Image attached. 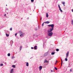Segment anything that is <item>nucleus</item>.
<instances>
[{
    "instance_id": "4468645a",
    "label": "nucleus",
    "mask_w": 73,
    "mask_h": 73,
    "mask_svg": "<svg viewBox=\"0 0 73 73\" xmlns=\"http://www.w3.org/2000/svg\"><path fill=\"white\" fill-rule=\"evenodd\" d=\"M65 2H62V4H63V5H64L65 4Z\"/></svg>"
},
{
    "instance_id": "39448f33",
    "label": "nucleus",
    "mask_w": 73,
    "mask_h": 73,
    "mask_svg": "<svg viewBox=\"0 0 73 73\" xmlns=\"http://www.w3.org/2000/svg\"><path fill=\"white\" fill-rule=\"evenodd\" d=\"M40 71H41V69H42V66H40L39 67Z\"/></svg>"
},
{
    "instance_id": "9d476101",
    "label": "nucleus",
    "mask_w": 73,
    "mask_h": 73,
    "mask_svg": "<svg viewBox=\"0 0 73 73\" xmlns=\"http://www.w3.org/2000/svg\"><path fill=\"white\" fill-rule=\"evenodd\" d=\"M26 66H29V64L28 63V62H27L26 63Z\"/></svg>"
},
{
    "instance_id": "6ab92c4d",
    "label": "nucleus",
    "mask_w": 73,
    "mask_h": 73,
    "mask_svg": "<svg viewBox=\"0 0 73 73\" xmlns=\"http://www.w3.org/2000/svg\"><path fill=\"white\" fill-rule=\"evenodd\" d=\"M6 36H7V37H8V36H9V35H8V34H6Z\"/></svg>"
},
{
    "instance_id": "c756f323",
    "label": "nucleus",
    "mask_w": 73,
    "mask_h": 73,
    "mask_svg": "<svg viewBox=\"0 0 73 73\" xmlns=\"http://www.w3.org/2000/svg\"><path fill=\"white\" fill-rule=\"evenodd\" d=\"M15 36H17V33H16L15 34Z\"/></svg>"
},
{
    "instance_id": "ea45409f",
    "label": "nucleus",
    "mask_w": 73,
    "mask_h": 73,
    "mask_svg": "<svg viewBox=\"0 0 73 73\" xmlns=\"http://www.w3.org/2000/svg\"><path fill=\"white\" fill-rule=\"evenodd\" d=\"M44 44H43V47H44Z\"/></svg>"
},
{
    "instance_id": "a878e982",
    "label": "nucleus",
    "mask_w": 73,
    "mask_h": 73,
    "mask_svg": "<svg viewBox=\"0 0 73 73\" xmlns=\"http://www.w3.org/2000/svg\"><path fill=\"white\" fill-rule=\"evenodd\" d=\"M31 2H33L34 1V0H31Z\"/></svg>"
},
{
    "instance_id": "0eeeda50",
    "label": "nucleus",
    "mask_w": 73,
    "mask_h": 73,
    "mask_svg": "<svg viewBox=\"0 0 73 73\" xmlns=\"http://www.w3.org/2000/svg\"><path fill=\"white\" fill-rule=\"evenodd\" d=\"M37 46H35L34 47V49L35 50H36L37 49Z\"/></svg>"
},
{
    "instance_id": "7c9ffc66",
    "label": "nucleus",
    "mask_w": 73,
    "mask_h": 73,
    "mask_svg": "<svg viewBox=\"0 0 73 73\" xmlns=\"http://www.w3.org/2000/svg\"><path fill=\"white\" fill-rule=\"evenodd\" d=\"M57 63V61H56V63H55V65H56V63Z\"/></svg>"
},
{
    "instance_id": "a19ab883",
    "label": "nucleus",
    "mask_w": 73,
    "mask_h": 73,
    "mask_svg": "<svg viewBox=\"0 0 73 73\" xmlns=\"http://www.w3.org/2000/svg\"><path fill=\"white\" fill-rule=\"evenodd\" d=\"M64 6H65V4L64 5Z\"/></svg>"
},
{
    "instance_id": "423d86ee",
    "label": "nucleus",
    "mask_w": 73,
    "mask_h": 73,
    "mask_svg": "<svg viewBox=\"0 0 73 73\" xmlns=\"http://www.w3.org/2000/svg\"><path fill=\"white\" fill-rule=\"evenodd\" d=\"M10 73H14V71H13V69H12L10 71Z\"/></svg>"
},
{
    "instance_id": "e433bc0d",
    "label": "nucleus",
    "mask_w": 73,
    "mask_h": 73,
    "mask_svg": "<svg viewBox=\"0 0 73 73\" xmlns=\"http://www.w3.org/2000/svg\"><path fill=\"white\" fill-rule=\"evenodd\" d=\"M4 16H6V14H5V15H4Z\"/></svg>"
},
{
    "instance_id": "7ed1b4c3",
    "label": "nucleus",
    "mask_w": 73,
    "mask_h": 73,
    "mask_svg": "<svg viewBox=\"0 0 73 73\" xmlns=\"http://www.w3.org/2000/svg\"><path fill=\"white\" fill-rule=\"evenodd\" d=\"M19 34L20 35V37H23L24 36V34L23 32H22V31H20L19 32Z\"/></svg>"
},
{
    "instance_id": "bb28decb",
    "label": "nucleus",
    "mask_w": 73,
    "mask_h": 73,
    "mask_svg": "<svg viewBox=\"0 0 73 73\" xmlns=\"http://www.w3.org/2000/svg\"><path fill=\"white\" fill-rule=\"evenodd\" d=\"M37 28H35V31H37Z\"/></svg>"
},
{
    "instance_id": "f03ea898",
    "label": "nucleus",
    "mask_w": 73,
    "mask_h": 73,
    "mask_svg": "<svg viewBox=\"0 0 73 73\" xmlns=\"http://www.w3.org/2000/svg\"><path fill=\"white\" fill-rule=\"evenodd\" d=\"M48 26L49 27H51L52 28H50V29H49L50 30H51V31H53V29H54V24H52V25H49Z\"/></svg>"
},
{
    "instance_id": "5701e85b",
    "label": "nucleus",
    "mask_w": 73,
    "mask_h": 73,
    "mask_svg": "<svg viewBox=\"0 0 73 73\" xmlns=\"http://www.w3.org/2000/svg\"><path fill=\"white\" fill-rule=\"evenodd\" d=\"M0 66H3V64H0Z\"/></svg>"
},
{
    "instance_id": "c85d7f7f",
    "label": "nucleus",
    "mask_w": 73,
    "mask_h": 73,
    "mask_svg": "<svg viewBox=\"0 0 73 73\" xmlns=\"http://www.w3.org/2000/svg\"><path fill=\"white\" fill-rule=\"evenodd\" d=\"M61 61H62V59H61Z\"/></svg>"
},
{
    "instance_id": "a18cd8bd",
    "label": "nucleus",
    "mask_w": 73,
    "mask_h": 73,
    "mask_svg": "<svg viewBox=\"0 0 73 73\" xmlns=\"http://www.w3.org/2000/svg\"><path fill=\"white\" fill-rule=\"evenodd\" d=\"M5 64H6V63H5Z\"/></svg>"
},
{
    "instance_id": "f8f14e48",
    "label": "nucleus",
    "mask_w": 73,
    "mask_h": 73,
    "mask_svg": "<svg viewBox=\"0 0 73 73\" xmlns=\"http://www.w3.org/2000/svg\"><path fill=\"white\" fill-rule=\"evenodd\" d=\"M22 47H23V46H20V50H21V49H22Z\"/></svg>"
},
{
    "instance_id": "72a5a7b5",
    "label": "nucleus",
    "mask_w": 73,
    "mask_h": 73,
    "mask_svg": "<svg viewBox=\"0 0 73 73\" xmlns=\"http://www.w3.org/2000/svg\"><path fill=\"white\" fill-rule=\"evenodd\" d=\"M42 20V17H41V18H40V20Z\"/></svg>"
},
{
    "instance_id": "c03bdc74",
    "label": "nucleus",
    "mask_w": 73,
    "mask_h": 73,
    "mask_svg": "<svg viewBox=\"0 0 73 73\" xmlns=\"http://www.w3.org/2000/svg\"><path fill=\"white\" fill-rule=\"evenodd\" d=\"M5 64H6V63H5Z\"/></svg>"
},
{
    "instance_id": "a211bd4d",
    "label": "nucleus",
    "mask_w": 73,
    "mask_h": 73,
    "mask_svg": "<svg viewBox=\"0 0 73 73\" xmlns=\"http://www.w3.org/2000/svg\"><path fill=\"white\" fill-rule=\"evenodd\" d=\"M7 55L8 56H10L11 55V54H10V53H9L7 54Z\"/></svg>"
},
{
    "instance_id": "393cba45",
    "label": "nucleus",
    "mask_w": 73,
    "mask_h": 73,
    "mask_svg": "<svg viewBox=\"0 0 73 73\" xmlns=\"http://www.w3.org/2000/svg\"><path fill=\"white\" fill-rule=\"evenodd\" d=\"M54 68H55V70H57V68H56V67H54Z\"/></svg>"
},
{
    "instance_id": "b1692460",
    "label": "nucleus",
    "mask_w": 73,
    "mask_h": 73,
    "mask_svg": "<svg viewBox=\"0 0 73 73\" xmlns=\"http://www.w3.org/2000/svg\"><path fill=\"white\" fill-rule=\"evenodd\" d=\"M10 31H12V28H11L10 29Z\"/></svg>"
},
{
    "instance_id": "20e7f679",
    "label": "nucleus",
    "mask_w": 73,
    "mask_h": 73,
    "mask_svg": "<svg viewBox=\"0 0 73 73\" xmlns=\"http://www.w3.org/2000/svg\"><path fill=\"white\" fill-rule=\"evenodd\" d=\"M68 56H69V52H68L66 54V58H65V61H68V59H67V58L68 57Z\"/></svg>"
},
{
    "instance_id": "412c9836",
    "label": "nucleus",
    "mask_w": 73,
    "mask_h": 73,
    "mask_svg": "<svg viewBox=\"0 0 73 73\" xmlns=\"http://www.w3.org/2000/svg\"><path fill=\"white\" fill-rule=\"evenodd\" d=\"M58 7L59 9H61V7H60V5H58Z\"/></svg>"
},
{
    "instance_id": "aec40b11",
    "label": "nucleus",
    "mask_w": 73,
    "mask_h": 73,
    "mask_svg": "<svg viewBox=\"0 0 73 73\" xmlns=\"http://www.w3.org/2000/svg\"><path fill=\"white\" fill-rule=\"evenodd\" d=\"M51 54L52 55H53V54H54V52H52L51 53Z\"/></svg>"
},
{
    "instance_id": "dca6fc26",
    "label": "nucleus",
    "mask_w": 73,
    "mask_h": 73,
    "mask_svg": "<svg viewBox=\"0 0 73 73\" xmlns=\"http://www.w3.org/2000/svg\"><path fill=\"white\" fill-rule=\"evenodd\" d=\"M59 10H60V12H62V10H61V9H59Z\"/></svg>"
},
{
    "instance_id": "ddd939ff",
    "label": "nucleus",
    "mask_w": 73,
    "mask_h": 73,
    "mask_svg": "<svg viewBox=\"0 0 73 73\" xmlns=\"http://www.w3.org/2000/svg\"><path fill=\"white\" fill-rule=\"evenodd\" d=\"M48 13H46V17H48Z\"/></svg>"
},
{
    "instance_id": "f257e3e1",
    "label": "nucleus",
    "mask_w": 73,
    "mask_h": 73,
    "mask_svg": "<svg viewBox=\"0 0 73 73\" xmlns=\"http://www.w3.org/2000/svg\"><path fill=\"white\" fill-rule=\"evenodd\" d=\"M52 31L53 30L49 29L48 30V36L51 37V36L52 35H53V32H52Z\"/></svg>"
},
{
    "instance_id": "79ce46f5",
    "label": "nucleus",
    "mask_w": 73,
    "mask_h": 73,
    "mask_svg": "<svg viewBox=\"0 0 73 73\" xmlns=\"http://www.w3.org/2000/svg\"><path fill=\"white\" fill-rule=\"evenodd\" d=\"M16 53H17V52H16V53H15V54H16Z\"/></svg>"
},
{
    "instance_id": "4be33fe9",
    "label": "nucleus",
    "mask_w": 73,
    "mask_h": 73,
    "mask_svg": "<svg viewBox=\"0 0 73 73\" xmlns=\"http://www.w3.org/2000/svg\"><path fill=\"white\" fill-rule=\"evenodd\" d=\"M14 58H15V57H14V56H12L11 57V58H12L13 59Z\"/></svg>"
},
{
    "instance_id": "2eb2a0df",
    "label": "nucleus",
    "mask_w": 73,
    "mask_h": 73,
    "mask_svg": "<svg viewBox=\"0 0 73 73\" xmlns=\"http://www.w3.org/2000/svg\"><path fill=\"white\" fill-rule=\"evenodd\" d=\"M50 22L49 21H47L46 22H45L46 23H47V24H49V23H50Z\"/></svg>"
},
{
    "instance_id": "9b49d317",
    "label": "nucleus",
    "mask_w": 73,
    "mask_h": 73,
    "mask_svg": "<svg viewBox=\"0 0 73 73\" xmlns=\"http://www.w3.org/2000/svg\"><path fill=\"white\" fill-rule=\"evenodd\" d=\"M12 67L14 68H16V66H15V65H13L12 66Z\"/></svg>"
},
{
    "instance_id": "4c0bfd02",
    "label": "nucleus",
    "mask_w": 73,
    "mask_h": 73,
    "mask_svg": "<svg viewBox=\"0 0 73 73\" xmlns=\"http://www.w3.org/2000/svg\"><path fill=\"white\" fill-rule=\"evenodd\" d=\"M62 63H61V66H62Z\"/></svg>"
},
{
    "instance_id": "c9c22d12",
    "label": "nucleus",
    "mask_w": 73,
    "mask_h": 73,
    "mask_svg": "<svg viewBox=\"0 0 73 73\" xmlns=\"http://www.w3.org/2000/svg\"><path fill=\"white\" fill-rule=\"evenodd\" d=\"M70 72H71L72 71V70L71 69H70Z\"/></svg>"
},
{
    "instance_id": "58836bf2",
    "label": "nucleus",
    "mask_w": 73,
    "mask_h": 73,
    "mask_svg": "<svg viewBox=\"0 0 73 73\" xmlns=\"http://www.w3.org/2000/svg\"><path fill=\"white\" fill-rule=\"evenodd\" d=\"M27 19H29V18H27Z\"/></svg>"
},
{
    "instance_id": "2f4dec72",
    "label": "nucleus",
    "mask_w": 73,
    "mask_h": 73,
    "mask_svg": "<svg viewBox=\"0 0 73 73\" xmlns=\"http://www.w3.org/2000/svg\"><path fill=\"white\" fill-rule=\"evenodd\" d=\"M31 48L32 49H33V47H31Z\"/></svg>"
},
{
    "instance_id": "37998d69",
    "label": "nucleus",
    "mask_w": 73,
    "mask_h": 73,
    "mask_svg": "<svg viewBox=\"0 0 73 73\" xmlns=\"http://www.w3.org/2000/svg\"><path fill=\"white\" fill-rule=\"evenodd\" d=\"M6 6H7V5H6Z\"/></svg>"
},
{
    "instance_id": "6e6552de",
    "label": "nucleus",
    "mask_w": 73,
    "mask_h": 73,
    "mask_svg": "<svg viewBox=\"0 0 73 73\" xmlns=\"http://www.w3.org/2000/svg\"><path fill=\"white\" fill-rule=\"evenodd\" d=\"M13 43V40H11L10 41V44H12Z\"/></svg>"
},
{
    "instance_id": "f3484780",
    "label": "nucleus",
    "mask_w": 73,
    "mask_h": 73,
    "mask_svg": "<svg viewBox=\"0 0 73 73\" xmlns=\"http://www.w3.org/2000/svg\"><path fill=\"white\" fill-rule=\"evenodd\" d=\"M56 51H57V52H58V51H59V49H58L57 48L56 49Z\"/></svg>"
},
{
    "instance_id": "cd10ccee",
    "label": "nucleus",
    "mask_w": 73,
    "mask_h": 73,
    "mask_svg": "<svg viewBox=\"0 0 73 73\" xmlns=\"http://www.w3.org/2000/svg\"><path fill=\"white\" fill-rule=\"evenodd\" d=\"M42 27H43L44 26V23H43L42 24Z\"/></svg>"
},
{
    "instance_id": "1a4fd4ad",
    "label": "nucleus",
    "mask_w": 73,
    "mask_h": 73,
    "mask_svg": "<svg viewBox=\"0 0 73 73\" xmlns=\"http://www.w3.org/2000/svg\"><path fill=\"white\" fill-rule=\"evenodd\" d=\"M48 61L46 60H45L44 62V63H45V62H48Z\"/></svg>"
},
{
    "instance_id": "f704fd0d",
    "label": "nucleus",
    "mask_w": 73,
    "mask_h": 73,
    "mask_svg": "<svg viewBox=\"0 0 73 73\" xmlns=\"http://www.w3.org/2000/svg\"><path fill=\"white\" fill-rule=\"evenodd\" d=\"M6 10H8V9H6Z\"/></svg>"
},
{
    "instance_id": "473e14b6",
    "label": "nucleus",
    "mask_w": 73,
    "mask_h": 73,
    "mask_svg": "<svg viewBox=\"0 0 73 73\" xmlns=\"http://www.w3.org/2000/svg\"><path fill=\"white\" fill-rule=\"evenodd\" d=\"M51 72H53V71H52V70H51Z\"/></svg>"
}]
</instances>
